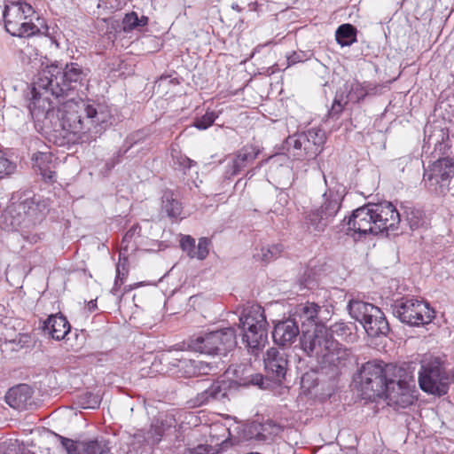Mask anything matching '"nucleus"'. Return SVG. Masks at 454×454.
I'll list each match as a JSON object with an SVG mask.
<instances>
[{"label":"nucleus","instance_id":"21","mask_svg":"<svg viewBox=\"0 0 454 454\" xmlns=\"http://www.w3.org/2000/svg\"><path fill=\"white\" fill-rule=\"evenodd\" d=\"M169 364L178 368V372L184 378H192L198 375L208 374L211 369L207 363L186 358L178 352L172 356Z\"/></svg>","mask_w":454,"mask_h":454},{"label":"nucleus","instance_id":"36","mask_svg":"<svg viewBox=\"0 0 454 454\" xmlns=\"http://www.w3.org/2000/svg\"><path fill=\"white\" fill-rule=\"evenodd\" d=\"M344 98L348 102L359 103L368 94L366 88L357 81L345 86Z\"/></svg>","mask_w":454,"mask_h":454},{"label":"nucleus","instance_id":"54","mask_svg":"<svg viewBox=\"0 0 454 454\" xmlns=\"http://www.w3.org/2000/svg\"><path fill=\"white\" fill-rule=\"evenodd\" d=\"M97 309V300H91L88 302V309L91 312Z\"/></svg>","mask_w":454,"mask_h":454},{"label":"nucleus","instance_id":"57","mask_svg":"<svg viewBox=\"0 0 454 454\" xmlns=\"http://www.w3.org/2000/svg\"><path fill=\"white\" fill-rule=\"evenodd\" d=\"M231 8H232L233 10H236V11H237V12H240L242 11V9L239 6V4H232Z\"/></svg>","mask_w":454,"mask_h":454},{"label":"nucleus","instance_id":"30","mask_svg":"<svg viewBox=\"0 0 454 454\" xmlns=\"http://www.w3.org/2000/svg\"><path fill=\"white\" fill-rule=\"evenodd\" d=\"M160 213L172 220L182 219L183 204L177 200L171 190L163 192L161 197Z\"/></svg>","mask_w":454,"mask_h":454},{"label":"nucleus","instance_id":"22","mask_svg":"<svg viewBox=\"0 0 454 454\" xmlns=\"http://www.w3.org/2000/svg\"><path fill=\"white\" fill-rule=\"evenodd\" d=\"M32 396L33 389L27 384H20L7 391L5 402L15 410H27L33 405Z\"/></svg>","mask_w":454,"mask_h":454},{"label":"nucleus","instance_id":"23","mask_svg":"<svg viewBox=\"0 0 454 454\" xmlns=\"http://www.w3.org/2000/svg\"><path fill=\"white\" fill-rule=\"evenodd\" d=\"M351 352L342 344L336 341V345L330 347L317 362L323 367L342 368L350 362Z\"/></svg>","mask_w":454,"mask_h":454},{"label":"nucleus","instance_id":"20","mask_svg":"<svg viewBox=\"0 0 454 454\" xmlns=\"http://www.w3.org/2000/svg\"><path fill=\"white\" fill-rule=\"evenodd\" d=\"M321 307L314 302H306L299 304L295 307L294 312L290 315L292 318H295L298 326L301 325V334L306 329L312 327L315 329L316 325H322L318 322V314Z\"/></svg>","mask_w":454,"mask_h":454},{"label":"nucleus","instance_id":"25","mask_svg":"<svg viewBox=\"0 0 454 454\" xmlns=\"http://www.w3.org/2000/svg\"><path fill=\"white\" fill-rule=\"evenodd\" d=\"M281 431L282 427L278 424L269 419L263 423H251L247 428V435L255 441L267 442L272 441Z\"/></svg>","mask_w":454,"mask_h":454},{"label":"nucleus","instance_id":"49","mask_svg":"<svg viewBox=\"0 0 454 454\" xmlns=\"http://www.w3.org/2000/svg\"><path fill=\"white\" fill-rule=\"evenodd\" d=\"M308 59V56L304 51H294L287 56V66H293L297 63H301Z\"/></svg>","mask_w":454,"mask_h":454},{"label":"nucleus","instance_id":"5","mask_svg":"<svg viewBox=\"0 0 454 454\" xmlns=\"http://www.w3.org/2000/svg\"><path fill=\"white\" fill-rule=\"evenodd\" d=\"M31 94L28 108L35 129L42 133L51 135L53 127H59V100L52 93L51 86L39 88L38 77L34 82Z\"/></svg>","mask_w":454,"mask_h":454},{"label":"nucleus","instance_id":"24","mask_svg":"<svg viewBox=\"0 0 454 454\" xmlns=\"http://www.w3.org/2000/svg\"><path fill=\"white\" fill-rule=\"evenodd\" d=\"M230 383L226 380H216L205 390L199 393L193 400L194 406H202L211 401H221L227 397Z\"/></svg>","mask_w":454,"mask_h":454},{"label":"nucleus","instance_id":"1","mask_svg":"<svg viewBox=\"0 0 454 454\" xmlns=\"http://www.w3.org/2000/svg\"><path fill=\"white\" fill-rule=\"evenodd\" d=\"M59 127H53L51 136L67 143L90 144L111 125V111L106 105L75 101L73 97L57 98Z\"/></svg>","mask_w":454,"mask_h":454},{"label":"nucleus","instance_id":"12","mask_svg":"<svg viewBox=\"0 0 454 454\" xmlns=\"http://www.w3.org/2000/svg\"><path fill=\"white\" fill-rule=\"evenodd\" d=\"M450 379L439 358L424 360L419 372L420 388L438 396L447 394Z\"/></svg>","mask_w":454,"mask_h":454},{"label":"nucleus","instance_id":"7","mask_svg":"<svg viewBox=\"0 0 454 454\" xmlns=\"http://www.w3.org/2000/svg\"><path fill=\"white\" fill-rule=\"evenodd\" d=\"M239 326L243 331L242 341L253 353L264 346L268 339V323L262 306L254 304L245 309L239 317Z\"/></svg>","mask_w":454,"mask_h":454},{"label":"nucleus","instance_id":"47","mask_svg":"<svg viewBox=\"0 0 454 454\" xmlns=\"http://www.w3.org/2000/svg\"><path fill=\"white\" fill-rule=\"evenodd\" d=\"M180 247L183 251L186 252L187 255L192 259V254L195 249V239L190 235H184L180 240Z\"/></svg>","mask_w":454,"mask_h":454},{"label":"nucleus","instance_id":"43","mask_svg":"<svg viewBox=\"0 0 454 454\" xmlns=\"http://www.w3.org/2000/svg\"><path fill=\"white\" fill-rule=\"evenodd\" d=\"M348 102L346 101L344 98V92L338 91L333 99L332 107L328 112V115L331 118L338 119L340 114L343 112L345 106L348 105Z\"/></svg>","mask_w":454,"mask_h":454},{"label":"nucleus","instance_id":"10","mask_svg":"<svg viewBox=\"0 0 454 454\" xmlns=\"http://www.w3.org/2000/svg\"><path fill=\"white\" fill-rule=\"evenodd\" d=\"M391 309L395 317L410 326L428 325L435 317V311L428 302L413 297L396 300Z\"/></svg>","mask_w":454,"mask_h":454},{"label":"nucleus","instance_id":"48","mask_svg":"<svg viewBox=\"0 0 454 454\" xmlns=\"http://www.w3.org/2000/svg\"><path fill=\"white\" fill-rule=\"evenodd\" d=\"M141 226L139 224H134L131 226L127 232L124 234L122 239V243L126 244V247H128V244L135 238V237H140L141 236Z\"/></svg>","mask_w":454,"mask_h":454},{"label":"nucleus","instance_id":"32","mask_svg":"<svg viewBox=\"0 0 454 454\" xmlns=\"http://www.w3.org/2000/svg\"><path fill=\"white\" fill-rule=\"evenodd\" d=\"M356 325L352 322L339 321L328 328L332 337L337 336L347 342H355L357 339Z\"/></svg>","mask_w":454,"mask_h":454},{"label":"nucleus","instance_id":"58","mask_svg":"<svg viewBox=\"0 0 454 454\" xmlns=\"http://www.w3.org/2000/svg\"><path fill=\"white\" fill-rule=\"evenodd\" d=\"M323 177H324V181H325V185L328 186L329 185L328 184V180H327L326 176L324 173H323Z\"/></svg>","mask_w":454,"mask_h":454},{"label":"nucleus","instance_id":"50","mask_svg":"<svg viewBox=\"0 0 454 454\" xmlns=\"http://www.w3.org/2000/svg\"><path fill=\"white\" fill-rule=\"evenodd\" d=\"M128 274V269L125 264L119 262L116 267V278L114 281V286H118L123 284L124 278Z\"/></svg>","mask_w":454,"mask_h":454},{"label":"nucleus","instance_id":"46","mask_svg":"<svg viewBox=\"0 0 454 454\" xmlns=\"http://www.w3.org/2000/svg\"><path fill=\"white\" fill-rule=\"evenodd\" d=\"M210 244V239H208L207 238H200L199 239L198 246L195 247L194 252L192 254V258H197L199 260L206 259L209 253Z\"/></svg>","mask_w":454,"mask_h":454},{"label":"nucleus","instance_id":"39","mask_svg":"<svg viewBox=\"0 0 454 454\" xmlns=\"http://www.w3.org/2000/svg\"><path fill=\"white\" fill-rule=\"evenodd\" d=\"M150 137V132L147 129H138L129 134L123 144L124 153H128L131 148L143 145Z\"/></svg>","mask_w":454,"mask_h":454},{"label":"nucleus","instance_id":"17","mask_svg":"<svg viewBox=\"0 0 454 454\" xmlns=\"http://www.w3.org/2000/svg\"><path fill=\"white\" fill-rule=\"evenodd\" d=\"M263 361L266 376L277 383H282L288 370L287 355L276 348H270L267 350Z\"/></svg>","mask_w":454,"mask_h":454},{"label":"nucleus","instance_id":"4","mask_svg":"<svg viewBox=\"0 0 454 454\" xmlns=\"http://www.w3.org/2000/svg\"><path fill=\"white\" fill-rule=\"evenodd\" d=\"M345 188L335 184L323 194V202L303 213L302 225L309 233L315 235L324 232L340 209Z\"/></svg>","mask_w":454,"mask_h":454},{"label":"nucleus","instance_id":"56","mask_svg":"<svg viewBox=\"0 0 454 454\" xmlns=\"http://www.w3.org/2000/svg\"><path fill=\"white\" fill-rule=\"evenodd\" d=\"M262 381V375H256L255 380L254 381V384L260 385Z\"/></svg>","mask_w":454,"mask_h":454},{"label":"nucleus","instance_id":"27","mask_svg":"<svg viewBox=\"0 0 454 454\" xmlns=\"http://www.w3.org/2000/svg\"><path fill=\"white\" fill-rule=\"evenodd\" d=\"M302 135L305 140L304 150L307 153V159H315L323 151L326 141L325 132L321 129L312 128L302 132Z\"/></svg>","mask_w":454,"mask_h":454},{"label":"nucleus","instance_id":"18","mask_svg":"<svg viewBox=\"0 0 454 454\" xmlns=\"http://www.w3.org/2000/svg\"><path fill=\"white\" fill-rule=\"evenodd\" d=\"M61 445L68 454H111L110 449L104 442L97 440L74 441L56 434Z\"/></svg>","mask_w":454,"mask_h":454},{"label":"nucleus","instance_id":"60","mask_svg":"<svg viewBox=\"0 0 454 454\" xmlns=\"http://www.w3.org/2000/svg\"><path fill=\"white\" fill-rule=\"evenodd\" d=\"M273 159V157H270L268 160H266V161H270Z\"/></svg>","mask_w":454,"mask_h":454},{"label":"nucleus","instance_id":"8","mask_svg":"<svg viewBox=\"0 0 454 454\" xmlns=\"http://www.w3.org/2000/svg\"><path fill=\"white\" fill-rule=\"evenodd\" d=\"M33 7L21 1H8L3 12L5 30L12 36L29 37L40 32L32 22Z\"/></svg>","mask_w":454,"mask_h":454},{"label":"nucleus","instance_id":"6","mask_svg":"<svg viewBox=\"0 0 454 454\" xmlns=\"http://www.w3.org/2000/svg\"><path fill=\"white\" fill-rule=\"evenodd\" d=\"M398 372H404L401 367L386 364L381 360L368 361L359 369L358 378L361 390L369 397L383 396L387 385Z\"/></svg>","mask_w":454,"mask_h":454},{"label":"nucleus","instance_id":"38","mask_svg":"<svg viewBox=\"0 0 454 454\" xmlns=\"http://www.w3.org/2000/svg\"><path fill=\"white\" fill-rule=\"evenodd\" d=\"M403 213L411 230L423 227L427 223L425 213L419 208L412 206H405Z\"/></svg>","mask_w":454,"mask_h":454},{"label":"nucleus","instance_id":"55","mask_svg":"<svg viewBox=\"0 0 454 454\" xmlns=\"http://www.w3.org/2000/svg\"><path fill=\"white\" fill-rule=\"evenodd\" d=\"M24 238L27 239L31 243H36L40 239V237L37 234L32 235V237L25 236Z\"/></svg>","mask_w":454,"mask_h":454},{"label":"nucleus","instance_id":"28","mask_svg":"<svg viewBox=\"0 0 454 454\" xmlns=\"http://www.w3.org/2000/svg\"><path fill=\"white\" fill-rule=\"evenodd\" d=\"M347 309L350 317L362 325L370 317L371 313H377L378 307L371 302L361 300L359 297H351L348 302ZM378 314L375 315L377 317Z\"/></svg>","mask_w":454,"mask_h":454},{"label":"nucleus","instance_id":"59","mask_svg":"<svg viewBox=\"0 0 454 454\" xmlns=\"http://www.w3.org/2000/svg\"><path fill=\"white\" fill-rule=\"evenodd\" d=\"M241 182V179H239L236 183V185H238Z\"/></svg>","mask_w":454,"mask_h":454},{"label":"nucleus","instance_id":"51","mask_svg":"<svg viewBox=\"0 0 454 454\" xmlns=\"http://www.w3.org/2000/svg\"><path fill=\"white\" fill-rule=\"evenodd\" d=\"M442 178H443V176H434V179L437 180V186L438 185H441L440 189H441V192H431L432 193L434 194H436V195H444L447 193V192L449 191V189H443L442 187V184L441 181H442Z\"/></svg>","mask_w":454,"mask_h":454},{"label":"nucleus","instance_id":"52","mask_svg":"<svg viewBox=\"0 0 454 454\" xmlns=\"http://www.w3.org/2000/svg\"><path fill=\"white\" fill-rule=\"evenodd\" d=\"M262 163H263V161H261V162L259 163V165H258L256 168H251V169L247 170V173H246V176H247V178H249V179H250L252 176H254V173H255V169H256V168H259L262 165Z\"/></svg>","mask_w":454,"mask_h":454},{"label":"nucleus","instance_id":"34","mask_svg":"<svg viewBox=\"0 0 454 454\" xmlns=\"http://www.w3.org/2000/svg\"><path fill=\"white\" fill-rule=\"evenodd\" d=\"M174 423L175 419L168 416L155 419L151 425L148 438H152L153 443L160 442L164 434L174 427Z\"/></svg>","mask_w":454,"mask_h":454},{"label":"nucleus","instance_id":"11","mask_svg":"<svg viewBox=\"0 0 454 454\" xmlns=\"http://www.w3.org/2000/svg\"><path fill=\"white\" fill-rule=\"evenodd\" d=\"M48 212L44 202L35 201V199H27L19 203H13L5 211L4 217L11 219L10 226L12 229L30 228L40 223Z\"/></svg>","mask_w":454,"mask_h":454},{"label":"nucleus","instance_id":"16","mask_svg":"<svg viewBox=\"0 0 454 454\" xmlns=\"http://www.w3.org/2000/svg\"><path fill=\"white\" fill-rule=\"evenodd\" d=\"M258 146L253 144H247L238 151L234 152L229 157V161L225 167L224 178L231 179L239 175L247 167L252 164L260 154Z\"/></svg>","mask_w":454,"mask_h":454},{"label":"nucleus","instance_id":"19","mask_svg":"<svg viewBox=\"0 0 454 454\" xmlns=\"http://www.w3.org/2000/svg\"><path fill=\"white\" fill-rule=\"evenodd\" d=\"M300 326H298L295 318L289 317L278 321L272 332L274 342L283 348L290 347L300 334Z\"/></svg>","mask_w":454,"mask_h":454},{"label":"nucleus","instance_id":"40","mask_svg":"<svg viewBox=\"0 0 454 454\" xmlns=\"http://www.w3.org/2000/svg\"><path fill=\"white\" fill-rule=\"evenodd\" d=\"M170 154L174 166L178 168L184 173L191 168L192 166L196 165V162L185 154L182 153L181 151L175 145L171 146Z\"/></svg>","mask_w":454,"mask_h":454},{"label":"nucleus","instance_id":"33","mask_svg":"<svg viewBox=\"0 0 454 454\" xmlns=\"http://www.w3.org/2000/svg\"><path fill=\"white\" fill-rule=\"evenodd\" d=\"M304 136L302 133H296L289 136L285 141V148L287 153L296 160L307 159V153L304 150Z\"/></svg>","mask_w":454,"mask_h":454},{"label":"nucleus","instance_id":"53","mask_svg":"<svg viewBox=\"0 0 454 454\" xmlns=\"http://www.w3.org/2000/svg\"><path fill=\"white\" fill-rule=\"evenodd\" d=\"M310 375L309 374H304L302 377H301V386L302 387H307L306 386V382L309 380ZM314 385H311V386H308V388L313 387Z\"/></svg>","mask_w":454,"mask_h":454},{"label":"nucleus","instance_id":"45","mask_svg":"<svg viewBox=\"0 0 454 454\" xmlns=\"http://www.w3.org/2000/svg\"><path fill=\"white\" fill-rule=\"evenodd\" d=\"M16 169V164L10 160L5 153L0 150V179L12 175Z\"/></svg>","mask_w":454,"mask_h":454},{"label":"nucleus","instance_id":"3","mask_svg":"<svg viewBox=\"0 0 454 454\" xmlns=\"http://www.w3.org/2000/svg\"><path fill=\"white\" fill-rule=\"evenodd\" d=\"M89 74L90 69L78 63H67L64 67L51 64L38 74V86H51L56 98H66L86 86Z\"/></svg>","mask_w":454,"mask_h":454},{"label":"nucleus","instance_id":"44","mask_svg":"<svg viewBox=\"0 0 454 454\" xmlns=\"http://www.w3.org/2000/svg\"><path fill=\"white\" fill-rule=\"evenodd\" d=\"M217 118L218 114L215 112L207 110L204 115L194 120L193 126L198 129L204 130L209 128Z\"/></svg>","mask_w":454,"mask_h":454},{"label":"nucleus","instance_id":"13","mask_svg":"<svg viewBox=\"0 0 454 454\" xmlns=\"http://www.w3.org/2000/svg\"><path fill=\"white\" fill-rule=\"evenodd\" d=\"M336 341L325 325H316L312 331L306 329L301 337V345L304 352L318 362L330 347L336 345Z\"/></svg>","mask_w":454,"mask_h":454},{"label":"nucleus","instance_id":"15","mask_svg":"<svg viewBox=\"0 0 454 454\" xmlns=\"http://www.w3.org/2000/svg\"><path fill=\"white\" fill-rule=\"evenodd\" d=\"M443 176L441 183L443 189H449L451 178L454 176V162L450 158H440L427 168H425L423 183L429 192H441V185L437 186L434 176Z\"/></svg>","mask_w":454,"mask_h":454},{"label":"nucleus","instance_id":"41","mask_svg":"<svg viewBox=\"0 0 454 454\" xmlns=\"http://www.w3.org/2000/svg\"><path fill=\"white\" fill-rule=\"evenodd\" d=\"M282 250L283 247L281 245L262 247L261 250L254 255V257L258 261L268 263L278 258L280 255Z\"/></svg>","mask_w":454,"mask_h":454},{"label":"nucleus","instance_id":"42","mask_svg":"<svg viewBox=\"0 0 454 454\" xmlns=\"http://www.w3.org/2000/svg\"><path fill=\"white\" fill-rule=\"evenodd\" d=\"M78 404L82 409H98L101 403V398L98 395L90 392H86L78 397Z\"/></svg>","mask_w":454,"mask_h":454},{"label":"nucleus","instance_id":"29","mask_svg":"<svg viewBox=\"0 0 454 454\" xmlns=\"http://www.w3.org/2000/svg\"><path fill=\"white\" fill-rule=\"evenodd\" d=\"M377 317L376 313H371L368 319L363 325L366 333L371 337H379L380 335H387L389 332L388 322L386 319L384 313L378 307Z\"/></svg>","mask_w":454,"mask_h":454},{"label":"nucleus","instance_id":"2","mask_svg":"<svg viewBox=\"0 0 454 454\" xmlns=\"http://www.w3.org/2000/svg\"><path fill=\"white\" fill-rule=\"evenodd\" d=\"M401 223V215L389 201L367 203L355 209L348 217V231L361 238L367 234L395 231Z\"/></svg>","mask_w":454,"mask_h":454},{"label":"nucleus","instance_id":"26","mask_svg":"<svg viewBox=\"0 0 454 454\" xmlns=\"http://www.w3.org/2000/svg\"><path fill=\"white\" fill-rule=\"evenodd\" d=\"M42 329L47 333L52 339L60 340L65 339L70 332L71 325L67 317L62 314H52L43 322Z\"/></svg>","mask_w":454,"mask_h":454},{"label":"nucleus","instance_id":"31","mask_svg":"<svg viewBox=\"0 0 454 454\" xmlns=\"http://www.w3.org/2000/svg\"><path fill=\"white\" fill-rule=\"evenodd\" d=\"M33 160L44 181L49 183L56 181L55 162L51 153L39 152L34 154Z\"/></svg>","mask_w":454,"mask_h":454},{"label":"nucleus","instance_id":"14","mask_svg":"<svg viewBox=\"0 0 454 454\" xmlns=\"http://www.w3.org/2000/svg\"><path fill=\"white\" fill-rule=\"evenodd\" d=\"M383 395L387 405L395 409L407 408L415 401L411 383L406 377L402 378V372H398L397 377H392Z\"/></svg>","mask_w":454,"mask_h":454},{"label":"nucleus","instance_id":"37","mask_svg":"<svg viewBox=\"0 0 454 454\" xmlns=\"http://www.w3.org/2000/svg\"><path fill=\"white\" fill-rule=\"evenodd\" d=\"M148 21L147 16L142 15L138 17L136 12H131L127 13L122 19V29L126 33L137 30L147 26Z\"/></svg>","mask_w":454,"mask_h":454},{"label":"nucleus","instance_id":"35","mask_svg":"<svg viewBox=\"0 0 454 454\" xmlns=\"http://www.w3.org/2000/svg\"><path fill=\"white\" fill-rule=\"evenodd\" d=\"M356 32L357 30L353 25L342 24L335 32L336 41L342 47L350 46L356 42Z\"/></svg>","mask_w":454,"mask_h":454},{"label":"nucleus","instance_id":"9","mask_svg":"<svg viewBox=\"0 0 454 454\" xmlns=\"http://www.w3.org/2000/svg\"><path fill=\"white\" fill-rule=\"evenodd\" d=\"M237 345V335L233 327H227L209 333H204L192 338L189 348L207 354L226 356Z\"/></svg>","mask_w":454,"mask_h":454}]
</instances>
